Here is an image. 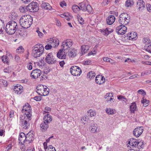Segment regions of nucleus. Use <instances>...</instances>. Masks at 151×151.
<instances>
[{
    "instance_id": "1",
    "label": "nucleus",
    "mask_w": 151,
    "mask_h": 151,
    "mask_svg": "<svg viewBox=\"0 0 151 151\" xmlns=\"http://www.w3.org/2000/svg\"><path fill=\"white\" fill-rule=\"evenodd\" d=\"M73 44L72 40L70 39H67L63 41L62 43L61 47L62 49L60 50L57 54V57L61 59H65L66 55L65 52H63L64 51L70 48Z\"/></svg>"
},
{
    "instance_id": "2",
    "label": "nucleus",
    "mask_w": 151,
    "mask_h": 151,
    "mask_svg": "<svg viewBox=\"0 0 151 151\" xmlns=\"http://www.w3.org/2000/svg\"><path fill=\"white\" fill-rule=\"evenodd\" d=\"M32 18L29 15L23 16L20 18L19 23L21 26L24 28H27L32 24Z\"/></svg>"
},
{
    "instance_id": "3",
    "label": "nucleus",
    "mask_w": 151,
    "mask_h": 151,
    "mask_svg": "<svg viewBox=\"0 0 151 151\" xmlns=\"http://www.w3.org/2000/svg\"><path fill=\"white\" fill-rule=\"evenodd\" d=\"M18 28L17 24L14 21H12L8 22L6 25L5 31L9 35L14 34Z\"/></svg>"
},
{
    "instance_id": "4",
    "label": "nucleus",
    "mask_w": 151,
    "mask_h": 151,
    "mask_svg": "<svg viewBox=\"0 0 151 151\" xmlns=\"http://www.w3.org/2000/svg\"><path fill=\"white\" fill-rule=\"evenodd\" d=\"M44 47L42 44H37L33 47L32 55L35 58L40 57L43 53Z\"/></svg>"
},
{
    "instance_id": "5",
    "label": "nucleus",
    "mask_w": 151,
    "mask_h": 151,
    "mask_svg": "<svg viewBox=\"0 0 151 151\" xmlns=\"http://www.w3.org/2000/svg\"><path fill=\"white\" fill-rule=\"evenodd\" d=\"M130 21V17L127 13H122L119 16V22L121 25H125L129 23Z\"/></svg>"
},
{
    "instance_id": "6",
    "label": "nucleus",
    "mask_w": 151,
    "mask_h": 151,
    "mask_svg": "<svg viewBox=\"0 0 151 151\" xmlns=\"http://www.w3.org/2000/svg\"><path fill=\"white\" fill-rule=\"evenodd\" d=\"M70 71L72 75L74 76H80L81 73V70L78 67L73 66L70 69Z\"/></svg>"
},
{
    "instance_id": "7",
    "label": "nucleus",
    "mask_w": 151,
    "mask_h": 151,
    "mask_svg": "<svg viewBox=\"0 0 151 151\" xmlns=\"http://www.w3.org/2000/svg\"><path fill=\"white\" fill-rule=\"evenodd\" d=\"M28 11L31 12H35L39 10V7L36 2H32L27 6Z\"/></svg>"
},
{
    "instance_id": "8",
    "label": "nucleus",
    "mask_w": 151,
    "mask_h": 151,
    "mask_svg": "<svg viewBox=\"0 0 151 151\" xmlns=\"http://www.w3.org/2000/svg\"><path fill=\"white\" fill-rule=\"evenodd\" d=\"M46 62L49 64H55L57 61L51 53L48 54L45 58Z\"/></svg>"
},
{
    "instance_id": "9",
    "label": "nucleus",
    "mask_w": 151,
    "mask_h": 151,
    "mask_svg": "<svg viewBox=\"0 0 151 151\" xmlns=\"http://www.w3.org/2000/svg\"><path fill=\"white\" fill-rule=\"evenodd\" d=\"M127 30V27L125 25H121L116 27V31L118 35H123L125 33Z\"/></svg>"
},
{
    "instance_id": "10",
    "label": "nucleus",
    "mask_w": 151,
    "mask_h": 151,
    "mask_svg": "<svg viewBox=\"0 0 151 151\" xmlns=\"http://www.w3.org/2000/svg\"><path fill=\"white\" fill-rule=\"evenodd\" d=\"M29 120H30L29 119H25V118L22 119V120H21L20 124L23 129H27L29 127L30 125Z\"/></svg>"
},
{
    "instance_id": "11",
    "label": "nucleus",
    "mask_w": 151,
    "mask_h": 151,
    "mask_svg": "<svg viewBox=\"0 0 151 151\" xmlns=\"http://www.w3.org/2000/svg\"><path fill=\"white\" fill-rule=\"evenodd\" d=\"M41 74V70L38 69L33 70L31 73V76L34 78H37L40 76Z\"/></svg>"
},
{
    "instance_id": "12",
    "label": "nucleus",
    "mask_w": 151,
    "mask_h": 151,
    "mask_svg": "<svg viewBox=\"0 0 151 151\" xmlns=\"http://www.w3.org/2000/svg\"><path fill=\"white\" fill-rule=\"evenodd\" d=\"M143 131V129L142 127H137L134 130L133 134L135 137H138L141 135Z\"/></svg>"
},
{
    "instance_id": "13",
    "label": "nucleus",
    "mask_w": 151,
    "mask_h": 151,
    "mask_svg": "<svg viewBox=\"0 0 151 151\" xmlns=\"http://www.w3.org/2000/svg\"><path fill=\"white\" fill-rule=\"evenodd\" d=\"M137 7L139 11H142L145 8L144 2L142 0H139L137 1Z\"/></svg>"
},
{
    "instance_id": "14",
    "label": "nucleus",
    "mask_w": 151,
    "mask_h": 151,
    "mask_svg": "<svg viewBox=\"0 0 151 151\" xmlns=\"http://www.w3.org/2000/svg\"><path fill=\"white\" fill-rule=\"evenodd\" d=\"M95 81L96 83L99 84H102L105 81L104 77L100 75L96 77Z\"/></svg>"
},
{
    "instance_id": "15",
    "label": "nucleus",
    "mask_w": 151,
    "mask_h": 151,
    "mask_svg": "<svg viewBox=\"0 0 151 151\" xmlns=\"http://www.w3.org/2000/svg\"><path fill=\"white\" fill-rule=\"evenodd\" d=\"M89 123L90 124L89 128V131L92 133H95L96 132L97 127L94 124H93V121H91L90 122H89Z\"/></svg>"
},
{
    "instance_id": "16",
    "label": "nucleus",
    "mask_w": 151,
    "mask_h": 151,
    "mask_svg": "<svg viewBox=\"0 0 151 151\" xmlns=\"http://www.w3.org/2000/svg\"><path fill=\"white\" fill-rule=\"evenodd\" d=\"M40 129L42 132H45L47 130L48 127V124L43 121L40 124Z\"/></svg>"
},
{
    "instance_id": "17",
    "label": "nucleus",
    "mask_w": 151,
    "mask_h": 151,
    "mask_svg": "<svg viewBox=\"0 0 151 151\" xmlns=\"http://www.w3.org/2000/svg\"><path fill=\"white\" fill-rule=\"evenodd\" d=\"M115 20V18L113 15L109 16L106 18L107 23L108 25H111L113 23Z\"/></svg>"
},
{
    "instance_id": "18",
    "label": "nucleus",
    "mask_w": 151,
    "mask_h": 151,
    "mask_svg": "<svg viewBox=\"0 0 151 151\" xmlns=\"http://www.w3.org/2000/svg\"><path fill=\"white\" fill-rule=\"evenodd\" d=\"M19 140L20 141L19 143H21L22 145L25 142H27L26 141V135L23 132H22L20 133L19 136Z\"/></svg>"
},
{
    "instance_id": "19",
    "label": "nucleus",
    "mask_w": 151,
    "mask_h": 151,
    "mask_svg": "<svg viewBox=\"0 0 151 151\" xmlns=\"http://www.w3.org/2000/svg\"><path fill=\"white\" fill-rule=\"evenodd\" d=\"M138 140L133 138H131L129 141V144L132 147H137Z\"/></svg>"
},
{
    "instance_id": "20",
    "label": "nucleus",
    "mask_w": 151,
    "mask_h": 151,
    "mask_svg": "<svg viewBox=\"0 0 151 151\" xmlns=\"http://www.w3.org/2000/svg\"><path fill=\"white\" fill-rule=\"evenodd\" d=\"M28 109L25 110L24 111L25 113V116H24V118L25 119H29L31 120L32 116V114H31V109H30L29 107L28 108Z\"/></svg>"
},
{
    "instance_id": "21",
    "label": "nucleus",
    "mask_w": 151,
    "mask_h": 151,
    "mask_svg": "<svg viewBox=\"0 0 151 151\" xmlns=\"http://www.w3.org/2000/svg\"><path fill=\"white\" fill-rule=\"evenodd\" d=\"M37 92L39 95L43 96V92L45 89L44 86L42 85H38L36 87Z\"/></svg>"
},
{
    "instance_id": "22",
    "label": "nucleus",
    "mask_w": 151,
    "mask_h": 151,
    "mask_svg": "<svg viewBox=\"0 0 151 151\" xmlns=\"http://www.w3.org/2000/svg\"><path fill=\"white\" fill-rule=\"evenodd\" d=\"M23 91V87L21 85L16 86L14 87V91L17 94H21Z\"/></svg>"
},
{
    "instance_id": "23",
    "label": "nucleus",
    "mask_w": 151,
    "mask_h": 151,
    "mask_svg": "<svg viewBox=\"0 0 151 151\" xmlns=\"http://www.w3.org/2000/svg\"><path fill=\"white\" fill-rule=\"evenodd\" d=\"M33 134L30 132H29L26 135V141L28 143L31 142L34 139L33 137Z\"/></svg>"
},
{
    "instance_id": "24",
    "label": "nucleus",
    "mask_w": 151,
    "mask_h": 151,
    "mask_svg": "<svg viewBox=\"0 0 151 151\" xmlns=\"http://www.w3.org/2000/svg\"><path fill=\"white\" fill-rule=\"evenodd\" d=\"M127 36L129 37V40H136L137 37L136 33L134 32H132L130 33H128L127 34Z\"/></svg>"
},
{
    "instance_id": "25",
    "label": "nucleus",
    "mask_w": 151,
    "mask_h": 151,
    "mask_svg": "<svg viewBox=\"0 0 151 151\" xmlns=\"http://www.w3.org/2000/svg\"><path fill=\"white\" fill-rule=\"evenodd\" d=\"M41 7L44 9L47 10H50L52 8L49 3L45 2L42 3Z\"/></svg>"
},
{
    "instance_id": "26",
    "label": "nucleus",
    "mask_w": 151,
    "mask_h": 151,
    "mask_svg": "<svg viewBox=\"0 0 151 151\" xmlns=\"http://www.w3.org/2000/svg\"><path fill=\"white\" fill-rule=\"evenodd\" d=\"M44 121L46 122L48 124L52 120V118L51 117L50 114H47L43 118Z\"/></svg>"
},
{
    "instance_id": "27",
    "label": "nucleus",
    "mask_w": 151,
    "mask_h": 151,
    "mask_svg": "<svg viewBox=\"0 0 151 151\" xmlns=\"http://www.w3.org/2000/svg\"><path fill=\"white\" fill-rule=\"evenodd\" d=\"M130 108L131 113H134L137 109L136 104L135 102L132 103L131 105L130 106Z\"/></svg>"
},
{
    "instance_id": "28",
    "label": "nucleus",
    "mask_w": 151,
    "mask_h": 151,
    "mask_svg": "<svg viewBox=\"0 0 151 151\" xmlns=\"http://www.w3.org/2000/svg\"><path fill=\"white\" fill-rule=\"evenodd\" d=\"M82 53L83 54L86 52L88 50V46L86 45H83L81 48Z\"/></svg>"
},
{
    "instance_id": "29",
    "label": "nucleus",
    "mask_w": 151,
    "mask_h": 151,
    "mask_svg": "<svg viewBox=\"0 0 151 151\" xmlns=\"http://www.w3.org/2000/svg\"><path fill=\"white\" fill-rule=\"evenodd\" d=\"M87 114L88 116H90L91 117H92L95 116L96 114L95 111L91 109H90L88 111Z\"/></svg>"
},
{
    "instance_id": "30",
    "label": "nucleus",
    "mask_w": 151,
    "mask_h": 151,
    "mask_svg": "<svg viewBox=\"0 0 151 151\" xmlns=\"http://www.w3.org/2000/svg\"><path fill=\"white\" fill-rule=\"evenodd\" d=\"M76 50L74 49H72L68 53L69 56L71 57H75L76 55Z\"/></svg>"
},
{
    "instance_id": "31",
    "label": "nucleus",
    "mask_w": 151,
    "mask_h": 151,
    "mask_svg": "<svg viewBox=\"0 0 151 151\" xmlns=\"http://www.w3.org/2000/svg\"><path fill=\"white\" fill-rule=\"evenodd\" d=\"M96 75L95 73L93 71H91L88 73L87 76L91 79L94 78Z\"/></svg>"
},
{
    "instance_id": "32",
    "label": "nucleus",
    "mask_w": 151,
    "mask_h": 151,
    "mask_svg": "<svg viewBox=\"0 0 151 151\" xmlns=\"http://www.w3.org/2000/svg\"><path fill=\"white\" fill-rule=\"evenodd\" d=\"M19 10L20 12L22 13H25L28 11L27 6L26 7L25 6H21L20 7Z\"/></svg>"
},
{
    "instance_id": "33",
    "label": "nucleus",
    "mask_w": 151,
    "mask_h": 151,
    "mask_svg": "<svg viewBox=\"0 0 151 151\" xmlns=\"http://www.w3.org/2000/svg\"><path fill=\"white\" fill-rule=\"evenodd\" d=\"M0 85L1 87H6L7 86L8 84L6 81L2 79L0 81Z\"/></svg>"
},
{
    "instance_id": "34",
    "label": "nucleus",
    "mask_w": 151,
    "mask_h": 151,
    "mask_svg": "<svg viewBox=\"0 0 151 151\" xmlns=\"http://www.w3.org/2000/svg\"><path fill=\"white\" fill-rule=\"evenodd\" d=\"M79 7L80 9V10H81L83 11H86V4L84 3H82L80 4Z\"/></svg>"
},
{
    "instance_id": "35",
    "label": "nucleus",
    "mask_w": 151,
    "mask_h": 151,
    "mask_svg": "<svg viewBox=\"0 0 151 151\" xmlns=\"http://www.w3.org/2000/svg\"><path fill=\"white\" fill-rule=\"evenodd\" d=\"M72 9L74 12L77 13L78 11L80 10L79 6L76 5H74L72 6Z\"/></svg>"
},
{
    "instance_id": "36",
    "label": "nucleus",
    "mask_w": 151,
    "mask_h": 151,
    "mask_svg": "<svg viewBox=\"0 0 151 151\" xmlns=\"http://www.w3.org/2000/svg\"><path fill=\"white\" fill-rule=\"evenodd\" d=\"M144 49L147 51L151 53V44L150 45L147 44L144 46Z\"/></svg>"
},
{
    "instance_id": "37",
    "label": "nucleus",
    "mask_w": 151,
    "mask_h": 151,
    "mask_svg": "<svg viewBox=\"0 0 151 151\" xmlns=\"http://www.w3.org/2000/svg\"><path fill=\"white\" fill-rule=\"evenodd\" d=\"M49 89L48 88H47L46 86H45V89L43 91L44 92H43V96H45L47 95L49 93Z\"/></svg>"
},
{
    "instance_id": "38",
    "label": "nucleus",
    "mask_w": 151,
    "mask_h": 151,
    "mask_svg": "<svg viewBox=\"0 0 151 151\" xmlns=\"http://www.w3.org/2000/svg\"><path fill=\"white\" fill-rule=\"evenodd\" d=\"M132 1H131L130 0H127L125 2V5L127 7L131 6L133 4Z\"/></svg>"
},
{
    "instance_id": "39",
    "label": "nucleus",
    "mask_w": 151,
    "mask_h": 151,
    "mask_svg": "<svg viewBox=\"0 0 151 151\" xmlns=\"http://www.w3.org/2000/svg\"><path fill=\"white\" fill-rule=\"evenodd\" d=\"M24 51V49L23 47L22 46H20L17 49L16 51L17 53H22Z\"/></svg>"
},
{
    "instance_id": "40",
    "label": "nucleus",
    "mask_w": 151,
    "mask_h": 151,
    "mask_svg": "<svg viewBox=\"0 0 151 151\" xmlns=\"http://www.w3.org/2000/svg\"><path fill=\"white\" fill-rule=\"evenodd\" d=\"M29 107L30 109H31V107L27 103V104H26L25 106H24L23 107V108L22 110V111L23 113L24 112V111H25V110L28 109V108Z\"/></svg>"
},
{
    "instance_id": "41",
    "label": "nucleus",
    "mask_w": 151,
    "mask_h": 151,
    "mask_svg": "<svg viewBox=\"0 0 151 151\" xmlns=\"http://www.w3.org/2000/svg\"><path fill=\"white\" fill-rule=\"evenodd\" d=\"M141 103L144 104V105L145 106H147L148 105V103H149V101L147 100L146 99H143V100H141Z\"/></svg>"
},
{
    "instance_id": "42",
    "label": "nucleus",
    "mask_w": 151,
    "mask_h": 151,
    "mask_svg": "<svg viewBox=\"0 0 151 151\" xmlns=\"http://www.w3.org/2000/svg\"><path fill=\"white\" fill-rule=\"evenodd\" d=\"M1 59L3 62L4 63H6L8 64L9 62L8 61L7 57L5 56H3L1 57Z\"/></svg>"
},
{
    "instance_id": "43",
    "label": "nucleus",
    "mask_w": 151,
    "mask_h": 151,
    "mask_svg": "<svg viewBox=\"0 0 151 151\" xmlns=\"http://www.w3.org/2000/svg\"><path fill=\"white\" fill-rule=\"evenodd\" d=\"M88 119V117L87 115L84 116L83 117L81 118V120L85 124L86 123L87 120Z\"/></svg>"
},
{
    "instance_id": "44",
    "label": "nucleus",
    "mask_w": 151,
    "mask_h": 151,
    "mask_svg": "<svg viewBox=\"0 0 151 151\" xmlns=\"http://www.w3.org/2000/svg\"><path fill=\"white\" fill-rule=\"evenodd\" d=\"M142 41L146 45H146L148 44H150V43L151 42L150 40L148 38H144L143 39Z\"/></svg>"
},
{
    "instance_id": "45",
    "label": "nucleus",
    "mask_w": 151,
    "mask_h": 151,
    "mask_svg": "<svg viewBox=\"0 0 151 151\" xmlns=\"http://www.w3.org/2000/svg\"><path fill=\"white\" fill-rule=\"evenodd\" d=\"M103 60L105 61L111 63H113V60L112 59L108 57L104 58Z\"/></svg>"
},
{
    "instance_id": "46",
    "label": "nucleus",
    "mask_w": 151,
    "mask_h": 151,
    "mask_svg": "<svg viewBox=\"0 0 151 151\" xmlns=\"http://www.w3.org/2000/svg\"><path fill=\"white\" fill-rule=\"evenodd\" d=\"M106 113L107 114H114V111L113 109H111L110 108H109L108 109H107L106 110Z\"/></svg>"
},
{
    "instance_id": "47",
    "label": "nucleus",
    "mask_w": 151,
    "mask_h": 151,
    "mask_svg": "<svg viewBox=\"0 0 151 151\" xmlns=\"http://www.w3.org/2000/svg\"><path fill=\"white\" fill-rule=\"evenodd\" d=\"M46 151H56L55 148L51 145H49Z\"/></svg>"
},
{
    "instance_id": "48",
    "label": "nucleus",
    "mask_w": 151,
    "mask_h": 151,
    "mask_svg": "<svg viewBox=\"0 0 151 151\" xmlns=\"http://www.w3.org/2000/svg\"><path fill=\"white\" fill-rule=\"evenodd\" d=\"M52 47H55V46H54V45H50V44H48L45 46V48L46 50H48L50 49Z\"/></svg>"
},
{
    "instance_id": "49",
    "label": "nucleus",
    "mask_w": 151,
    "mask_h": 151,
    "mask_svg": "<svg viewBox=\"0 0 151 151\" xmlns=\"http://www.w3.org/2000/svg\"><path fill=\"white\" fill-rule=\"evenodd\" d=\"M77 17L79 23L81 24H83L84 21L82 18L79 15L78 17L77 16Z\"/></svg>"
},
{
    "instance_id": "50",
    "label": "nucleus",
    "mask_w": 151,
    "mask_h": 151,
    "mask_svg": "<svg viewBox=\"0 0 151 151\" xmlns=\"http://www.w3.org/2000/svg\"><path fill=\"white\" fill-rule=\"evenodd\" d=\"M143 142H141V141L140 142L139 140H138L137 147L138 148H139V147H143L144 145L143 144H142Z\"/></svg>"
},
{
    "instance_id": "51",
    "label": "nucleus",
    "mask_w": 151,
    "mask_h": 151,
    "mask_svg": "<svg viewBox=\"0 0 151 151\" xmlns=\"http://www.w3.org/2000/svg\"><path fill=\"white\" fill-rule=\"evenodd\" d=\"M92 8L90 5H87L86 6V11H87L88 13H90L92 11Z\"/></svg>"
},
{
    "instance_id": "52",
    "label": "nucleus",
    "mask_w": 151,
    "mask_h": 151,
    "mask_svg": "<svg viewBox=\"0 0 151 151\" xmlns=\"http://www.w3.org/2000/svg\"><path fill=\"white\" fill-rule=\"evenodd\" d=\"M111 1V0H104L102 3V5L105 6L108 5L110 2Z\"/></svg>"
},
{
    "instance_id": "53",
    "label": "nucleus",
    "mask_w": 151,
    "mask_h": 151,
    "mask_svg": "<svg viewBox=\"0 0 151 151\" xmlns=\"http://www.w3.org/2000/svg\"><path fill=\"white\" fill-rule=\"evenodd\" d=\"M5 151H9L11 150L12 145L11 144H9L7 146L5 147Z\"/></svg>"
},
{
    "instance_id": "54",
    "label": "nucleus",
    "mask_w": 151,
    "mask_h": 151,
    "mask_svg": "<svg viewBox=\"0 0 151 151\" xmlns=\"http://www.w3.org/2000/svg\"><path fill=\"white\" fill-rule=\"evenodd\" d=\"M32 65L31 63H29L27 64V67L29 70H31L32 69Z\"/></svg>"
},
{
    "instance_id": "55",
    "label": "nucleus",
    "mask_w": 151,
    "mask_h": 151,
    "mask_svg": "<svg viewBox=\"0 0 151 151\" xmlns=\"http://www.w3.org/2000/svg\"><path fill=\"white\" fill-rule=\"evenodd\" d=\"M48 44L50 45H54V40L52 39L51 38L50 40L48 41Z\"/></svg>"
},
{
    "instance_id": "56",
    "label": "nucleus",
    "mask_w": 151,
    "mask_h": 151,
    "mask_svg": "<svg viewBox=\"0 0 151 151\" xmlns=\"http://www.w3.org/2000/svg\"><path fill=\"white\" fill-rule=\"evenodd\" d=\"M34 99L36 101H40L42 99V97L40 96H36L34 97Z\"/></svg>"
},
{
    "instance_id": "57",
    "label": "nucleus",
    "mask_w": 151,
    "mask_h": 151,
    "mask_svg": "<svg viewBox=\"0 0 151 151\" xmlns=\"http://www.w3.org/2000/svg\"><path fill=\"white\" fill-rule=\"evenodd\" d=\"M147 10L149 12H151V5L150 4H148L146 5Z\"/></svg>"
},
{
    "instance_id": "58",
    "label": "nucleus",
    "mask_w": 151,
    "mask_h": 151,
    "mask_svg": "<svg viewBox=\"0 0 151 151\" xmlns=\"http://www.w3.org/2000/svg\"><path fill=\"white\" fill-rule=\"evenodd\" d=\"M138 76L137 74H135L131 76L129 78V79H132L134 78H135L137 77V76Z\"/></svg>"
},
{
    "instance_id": "59",
    "label": "nucleus",
    "mask_w": 151,
    "mask_h": 151,
    "mask_svg": "<svg viewBox=\"0 0 151 151\" xmlns=\"http://www.w3.org/2000/svg\"><path fill=\"white\" fill-rule=\"evenodd\" d=\"M104 33L105 34H104V35H108L110 32H109V31L108 30V29L107 28H106L104 31Z\"/></svg>"
},
{
    "instance_id": "60",
    "label": "nucleus",
    "mask_w": 151,
    "mask_h": 151,
    "mask_svg": "<svg viewBox=\"0 0 151 151\" xmlns=\"http://www.w3.org/2000/svg\"><path fill=\"white\" fill-rule=\"evenodd\" d=\"M108 100H107V102H111V103H112L114 102L113 99L111 98V97H110L108 99Z\"/></svg>"
},
{
    "instance_id": "61",
    "label": "nucleus",
    "mask_w": 151,
    "mask_h": 151,
    "mask_svg": "<svg viewBox=\"0 0 151 151\" xmlns=\"http://www.w3.org/2000/svg\"><path fill=\"white\" fill-rule=\"evenodd\" d=\"M54 46H55V47H57L59 44V41L58 40H54Z\"/></svg>"
},
{
    "instance_id": "62",
    "label": "nucleus",
    "mask_w": 151,
    "mask_h": 151,
    "mask_svg": "<svg viewBox=\"0 0 151 151\" xmlns=\"http://www.w3.org/2000/svg\"><path fill=\"white\" fill-rule=\"evenodd\" d=\"M138 92L140 94H143L144 93H145V92L142 89H140L138 91Z\"/></svg>"
},
{
    "instance_id": "63",
    "label": "nucleus",
    "mask_w": 151,
    "mask_h": 151,
    "mask_svg": "<svg viewBox=\"0 0 151 151\" xmlns=\"http://www.w3.org/2000/svg\"><path fill=\"white\" fill-rule=\"evenodd\" d=\"M60 6L62 7H63L64 6H66V4L65 1H63L61 2L60 3Z\"/></svg>"
},
{
    "instance_id": "64",
    "label": "nucleus",
    "mask_w": 151,
    "mask_h": 151,
    "mask_svg": "<svg viewBox=\"0 0 151 151\" xmlns=\"http://www.w3.org/2000/svg\"><path fill=\"white\" fill-rule=\"evenodd\" d=\"M15 58L17 62L18 61L20 60V58L18 55H16L15 56Z\"/></svg>"
}]
</instances>
